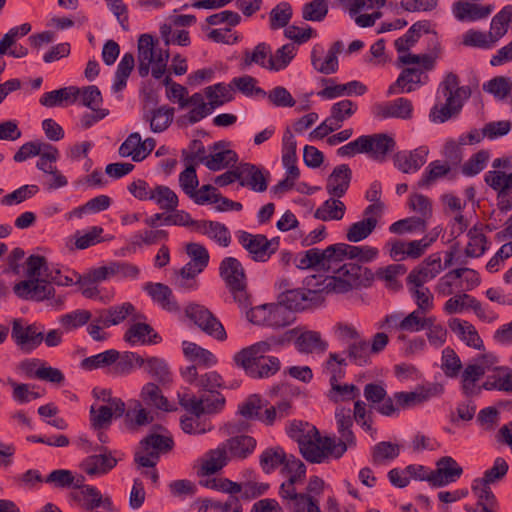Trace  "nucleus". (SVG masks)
Returning <instances> with one entry per match:
<instances>
[{
    "label": "nucleus",
    "instance_id": "aec40b11",
    "mask_svg": "<svg viewBox=\"0 0 512 512\" xmlns=\"http://www.w3.org/2000/svg\"><path fill=\"white\" fill-rule=\"evenodd\" d=\"M441 391L437 385H432L427 388L421 387L411 392H396L394 399L396 405L400 408H410L421 404L433 396H436Z\"/></svg>",
    "mask_w": 512,
    "mask_h": 512
},
{
    "label": "nucleus",
    "instance_id": "a878e982",
    "mask_svg": "<svg viewBox=\"0 0 512 512\" xmlns=\"http://www.w3.org/2000/svg\"><path fill=\"white\" fill-rule=\"evenodd\" d=\"M367 92V87L362 82L353 80L345 84H336L333 86H327L323 90L318 92V96L325 99H334L343 95L351 96L364 95Z\"/></svg>",
    "mask_w": 512,
    "mask_h": 512
},
{
    "label": "nucleus",
    "instance_id": "c85d7f7f",
    "mask_svg": "<svg viewBox=\"0 0 512 512\" xmlns=\"http://www.w3.org/2000/svg\"><path fill=\"white\" fill-rule=\"evenodd\" d=\"M255 438L248 435L231 437L226 440V447L234 458L246 459L256 447Z\"/></svg>",
    "mask_w": 512,
    "mask_h": 512
},
{
    "label": "nucleus",
    "instance_id": "f03ea898",
    "mask_svg": "<svg viewBox=\"0 0 512 512\" xmlns=\"http://www.w3.org/2000/svg\"><path fill=\"white\" fill-rule=\"evenodd\" d=\"M335 419L340 438L337 441L335 437H323L322 444L325 451V458L331 456L335 459H339L345 454L349 447L356 446V438L352 431L353 417L351 409L344 407L337 408L335 411Z\"/></svg>",
    "mask_w": 512,
    "mask_h": 512
},
{
    "label": "nucleus",
    "instance_id": "ddd939ff",
    "mask_svg": "<svg viewBox=\"0 0 512 512\" xmlns=\"http://www.w3.org/2000/svg\"><path fill=\"white\" fill-rule=\"evenodd\" d=\"M413 105L407 98H397L387 103H379L374 105L373 113L377 118H400L410 119L412 117Z\"/></svg>",
    "mask_w": 512,
    "mask_h": 512
},
{
    "label": "nucleus",
    "instance_id": "8fccbe9b",
    "mask_svg": "<svg viewBox=\"0 0 512 512\" xmlns=\"http://www.w3.org/2000/svg\"><path fill=\"white\" fill-rule=\"evenodd\" d=\"M293 15L292 6L288 2H280L270 11V28L277 30L286 27Z\"/></svg>",
    "mask_w": 512,
    "mask_h": 512
},
{
    "label": "nucleus",
    "instance_id": "c03bdc74",
    "mask_svg": "<svg viewBox=\"0 0 512 512\" xmlns=\"http://www.w3.org/2000/svg\"><path fill=\"white\" fill-rule=\"evenodd\" d=\"M227 450L225 443L216 449L210 450L209 458L201 467L202 474L209 476L221 470L227 464Z\"/></svg>",
    "mask_w": 512,
    "mask_h": 512
},
{
    "label": "nucleus",
    "instance_id": "5fc2aeb1",
    "mask_svg": "<svg viewBox=\"0 0 512 512\" xmlns=\"http://www.w3.org/2000/svg\"><path fill=\"white\" fill-rule=\"evenodd\" d=\"M141 135L138 132L131 133L119 147V155L122 157H132L134 162H140L145 159V155L140 153Z\"/></svg>",
    "mask_w": 512,
    "mask_h": 512
},
{
    "label": "nucleus",
    "instance_id": "6e6552de",
    "mask_svg": "<svg viewBox=\"0 0 512 512\" xmlns=\"http://www.w3.org/2000/svg\"><path fill=\"white\" fill-rule=\"evenodd\" d=\"M108 405H101L98 408L92 405L90 408V422L95 430L107 429L112 418H120L124 415L126 405L123 400H110Z\"/></svg>",
    "mask_w": 512,
    "mask_h": 512
},
{
    "label": "nucleus",
    "instance_id": "4be33fe9",
    "mask_svg": "<svg viewBox=\"0 0 512 512\" xmlns=\"http://www.w3.org/2000/svg\"><path fill=\"white\" fill-rule=\"evenodd\" d=\"M127 318H130V320H146V316L137 312L135 306L130 302L98 310L94 320H126Z\"/></svg>",
    "mask_w": 512,
    "mask_h": 512
},
{
    "label": "nucleus",
    "instance_id": "6ab92c4d",
    "mask_svg": "<svg viewBox=\"0 0 512 512\" xmlns=\"http://www.w3.org/2000/svg\"><path fill=\"white\" fill-rule=\"evenodd\" d=\"M398 328L408 332L428 330L427 338L435 346H441L446 341V329L434 322H399Z\"/></svg>",
    "mask_w": 512,
    "mask_h": 512
},
{
    "label": "nucleus",
    "instance_id": "3c124183",
    "mask_svg": "<svg viewBox=\"0 0 512 512\" xmlns=\"http://www.w3.org/2000/svg\"><path fill=\"white\" fill-rule=\"evenodd\" d=\"M450 171V166L447 164H441L439 160H435L429 163L426 167L422 178L418 182L419 187H429L437 179L446 176Z\"/></svg>",
    "mask_w": 512,
    "mask_h": 512
},
{
    "label": "nucleus",
    "instance_id": "680f3d73",
    "mask_svg": "<svg viewBox=\"0 0 512 512\" xmlns=\"http://www.w3.org/2000/svg\"><path fill=\"white\" fill-rule=\"evenodd\" d=\"M261 409V397L258 394H252L238 406V413L245 419L258 420V418H260Z\"/></svg>",
    "mask_w": 512,
    "mask_h": 512
},
{
    "label": "nucleus",
    "instance_id": "2eb2a0df",
    "mask_svg": "<svg viewBox=\"0 0 512 512\" xmlns=\"http://www.w3.org/2000/svg\"><path fill=\"white\" fill-rule=\"evenodd\" d=\"M428 149L419 147L413 151H399L394 154V166L403 173L416 172L426 162Z\"/></svg>",
    "mask_w": 512,
    "mask_h": 512
},
{
    "label": "nucleus",
    "instance_id": "864d4df0",
    "mask_svg": "<svg viewBox=\"0 0 512 512\" xmlns=\"http://www.w3.org/2000/svg\"><path fill=\"white\" fill-rule=\"evenodd\" d=\"M327 0H312L302 8V17L306 21H322L328 14Z\"/></svg>",
    "mask_w": 512,
    "mask_h": 512
},
{
    "label": "nucleus",
    "instance_id": "72a5a7b5",
    "mask_svg": "<svg viewBox=\"0 0 512 512\" xmlns=\"http://www.w3.org/2000/svg\"><path fill=\"white\" fill-rule=\"evenodd\" d=\"M225 403V397L220 392L202 396L197 402H194L193 409L195 410V416L200 417L205 413L212 414L219 412L224 408Z\"/></svg>",
    "mask_w": 512,
    "mask_h": 512
},
{
    "label": "nucleus",
    "instance_id": "412c9836",
    "mask_svg": "<svg viewBox=\"0 0 512 512\" xmlns=\"http://www.w3.org/2000/svg\"><path fill=\"white\" fill-rule=\"evenodd\" d=\"M175 109L167 105L152 110H144L142 118L149 122L150 129L154 133L165 131L172 123Z\"/></svg>",
    "mask_w": 512,
    "mask_h": 512
},
{
    "label": "nucleus",
    "instance_id": "b1692460",
    "mask_svg": "<svg viewBox=\"0 0 512 512\" xmlns=\"http://www.w3.org/2000/svg\"><path fill=\"white\" fill-rule=\"evenodd\" d=\"M124 340L132 345L137 342L156 344L161 337L146 322H136L126 331Z\"/></svg>",
    "mask_w": 512,
    "mask_h": 512
},
{
    "label": "nucleus",
    "instance_id": "6e6d98bb",
    "mask_svg": "<svg viewBox=\"0 0 512 512\" xmlns=\"http://www.w3.org/2000/svg\"><path fill=\"white\" fill-rule=\"evenodd\" d=\"M205 223V228L209 227V231H204V234H207L210 238L215 240L217 243H219L223 247H227L231 242V235L228 230V228L216 221H210V220H203Z\"/></svg>",
    "mask_w": 512,
    "mask_h": 512
},
{
    "label": "nucleus",
    "instance_id": "473e14b6",
    "mask_svg": "<svg viewBox=\"0 0 512 512\" xmlns=\"http://www.w3.org/2000/svg\"><path fill=\"white\" fill-rule=\"evenodd\" d=\"M463 108V103H456L455 98L445 97V103L439 107L434 105L429 117L435 123H444L450 118L457 117Z\"/></svg>",
    "mask_w": 512,
    "mask_h": 512
},
{
    "label": "nucleus",
    "instance_id": "5701e85b",
    "mask_svg": "<svg viewBox=\"0 0 512 512\" xmlns=\"http://www.w3.org/2000/svg\"><path fill=\"white\" fill-rule=\"evenodd\" d=\"M179 183L182 190L197 204L204 205L211 200L210 195H200L196 192L199 185L196 169L189 164L179 175Z\"/></svg>",
    "mask_w": 512,
    "mask_h": 512
},
{
    "label": "nucleus",
    "instance_id": "58836bf2",
    "mask_svg": "<svg viewBox=\"0 0 512 512\" xmlns=\"http://www.w3.org/2000/svg\"><path fill=\"white\" fill-rule=\"evenodd\" d=\"M411 295L416 299L417 309L412 311L417 315V318L424 319L428 318L427 314L433 308V295L427 287H416L409 288Z\"/></svg>",
    "mask_w": 512,
    "mask_h": 512
},
{
    "label": "nucleus",
    "instance_id": "0eeeda50",
    "mask_svg": "<svg viewBox=\"0 0 512 512\" xmlns=\"http://www.w3.org/2000/svg\"><path fill=\"white\" fill-rule=\"evenodd\" d=\"M463 474V468L451 456H443L436 462V469L430 472V485L444 487L456 482Z\"/></svg>",
    "mask_w": 512,
    "mask_h": 512
},
{
    "label": "nucleus",
    "instance_id": "e433bc0d",
    "mask_svg": "<svg viewBox=\"0 0 512 512\" xmlns=\"http://www.w3.org/2000/svg\"><path fill=\"white\" fill-rule=\"evenodd\" d=\"M345 211L346 206L341 200L330 198L316 209L314 217L322 221L341 220L345 215Z\"/></svg>",
    "mask_w": 512,
    "mask_h": 512
},
{
    "label": "nucleus",
    "instance_id": "bb28decb",
    "mask_svg": "<svg viewBox=\"0 0 512 512\" xmlns=\"http://www.w3.org/2000/svg\"><path fill=\"white\" fill-rule=\"evenodd\" d=\"M80 95V89L76 86H68L44 93L39 102L45 107L60 106L64 101L74 103Z\"/></svg>",
    "mask_w": 512,
    "mask_h": 512
},
{
    "label": "nucleus",
    "instance_id": "dca6fc26",
    "mask_svg": "<svg viewBox=\"0 0 512 512\" xmlns=\"http://www.w3.org/2000/svg\"><path fill=\"white\" fill-rule=\"evenodd\" d=\"M352 170L349 165L336 166L327 178L326 190L330 196L341 198L349 189Z\"/></svg>",
    "mask_w": 512,
    "mask_h": 512
},
{
    "label": "nucleus",
    "instance_id": "423d86ee",
    "mask_svg": "<svg viewBox=\"0 0 512 512\" xmlns=\"http://www.w3.org/2000/svg\"><path fill=\"white\" fill-rule=\"evenodd\" d=\"M11 338L16 346L25 353L38 348L44 339V333L35 324L24 325L23 322H12Z\"/></svg>",
    "mask_w": 512,
    "mask_h": 512
},
{
    "label": "nucleus",
    "instance_id": "cd10ccee",
    "mask_svg": "<svg viewBox=\"0 0 512 512\" xmlns=\"http://www.w3.org/2000/svg\"><path fill=\"white\" fill-rule=\"evenodd\" d=\"M141 398L148 406H154L166 412L176 410V408L169 405L168 399L162 394L159 386L154 382H148L142 387Z\"/></svg>",
    "mask_w": 512,
    "mask_h": 512
},
{
    "label": "nucleus",
    "instance_id": "4c0bfd02",
    "mask_svg": "<svg viewBox=\"0 0 512 512\" xmlns=\"http://www.w3.org/2000/svg\"><path fill=\"white\" fill-rule=\"evenodd\" d=\"M274 343L271 341V336L264 341H259L248 347L242 348L240 351L234 354L233 361L238 363L240 360H246L247 362L252 360H259V358H266L264 354L271 350Z\"/></svg>",
    "mask_w": 512,
    "mask_h": 512
},
{
    "label": "nucleus",
    "instance_id": "de8ad7c7",
    "mask_svg": "<svg viewBox=\"0 0 512 512\" xmlns=\"http://www.w3.org/2000/svg\"><path fill=\"white\" fill-rule=\"evenodd\" d=\"M120 353L117 350L110 349L99 354L84 358L81 361V367L85 370H94L110 366L119 359Z\"/></svg>",
    "mask_w": 512,
    "mask_h": 512
},
{
    "label": "nucleus",
    "instance_id": "9d476101",
    "mask_svg": "<svg viewBox=\"0 0 512 512\" xmlns=\"http://www.w3.org/2000/svg\"><path fill=\"white\" fill-rule=\"evenodd\" d=\"M235 365L242 368L246 375L254 379L269 378L275 375L281 367L279 358L275 356H267L259 358V360H240Z\"/></svg>",
    "mask_w": 512,
    "mask_h": 512
},
{
    "label": "nucleus",
    "instance_id": "20e7f679",
    "mask_svg": "<svg viewBox=\"0 0 512 512\" xmlns=\"http://www.w3.org/2000/svg\"><path fill=\"white\" fill-rule=\"evenodd\" d=\"M485 183L497 192V207L502 213L512 209V172L490 170L484 176Z\"/></svg>",
    "mask_w": 512,
    "mask_h": 512
},
{
    "label": "nucleus",
    "instance_id": "e2e57ef3",
    "mask_svg": "<svg viewBox=\"0 0 512 512\" xmlns=\"http://www.w3.org/2000/svg\"><path fill=\"white\" fill-rule=\"evenodd\" d=\"M488 159L489 153L487 151H478L463 164L462 173L466 176H475L479 174L485 168V164Z\"/></svg>",
    "mask_w": 512,
    "mask_h": 512
},
{
    "label": "nucleus",
    "instance_id": "09e8293b",
    "mask_svg": "<svg viewBox=\"0 0 512 512\" xmlns=\"http://www.w3.org/2000/svg\"><path fill=\"white\" fill-rule=\"evenodd\" d=\"M238 161V155L234 150L226 149L213 152L205 161V166L211 171H219L235 164Z\"/></svg>",
    "mask_w": 512,
    "mask_h": 512
},
{
    "label": "nucleus",
    "instance_id": "7ed1b4c3",
    "mask_svg": "<svg viewBox=\"0 0 512 512\" xmlns=\"http://www.w3.org/2000/svg\"><path fill=\"white\" fill-rule=\"evenodd\" d=\"M324 302L323 292L321 290H310L295 288L292 290L282 291L277 296L274 305L267 307L274 308L283 315V311L301 312L319 307Z\"/></svg>",
    "mask_w": 512,
    "mask_h": 512
},
{
    "label": "nucleus",
    "instance_id": "338daca9",
    "mask_svg": "<svg viewBox=\"0 0 512 512\" xmlns=\"http://www.w3.org/2000/svg\"><path fill=\"white\" fill-rule=\"evenodd\" d=\"M346 353L350 360L358 366H363L368 363V344L364 340L359 339L350 343Z\"/></svg>",
    "mask_w": 512,
    "mask_h": 512
},
{
    "label": "nucleus",
    "instance_id": "c9c22d12",
    "mask_svg": "<svg viewBox=\"0 0 512 512\" xmlns=\"http://www.w3.org/2000/svg\"><path fill=\"white\" fill-rule=\"evenodd\" d=\"M182 348L185 357L190 361H198L204 367H211L217 363V359L212 352L196 343L183 341Z\"/></svg>",
    "mask_w": 512,
    "mask_h": 512
},
{
    "label": "nucleus",
    "instance_id": "a18cd8bd",
    "mask_svg": "<svg viewBox=\"0 0 512 512\" xmlns=\"http://www.w3.org/2000/svg\"><path fill=\"white\" fill-rule=\"evenodd\" d=\"M507 471V462L501 457L496 458L493 466L484 472V476L474 480L472 491L476 492L478 490V483H480V485H489L490 483H494L502 479L506 475Z\"/></svg>",
    "mask_w": 512,
    "mask_h": 512
},
{
    "label": "nucleus",
    "instance_id": "603ef678",
    "mask_svg": "<svg viewBox=\"0 0 512 512\" xmlns=\"http://www.w3.org/2000/svg\"><path fill=\"white\" fill-rule=\"evenodd\" d=\"M483 90L498 99H504L510 95L512 83L508 77L496 76L483 84Z\"/></svg>",
    "mask_w": 512,
    "mask_h": 512
},
{
    "label": "nucleus",
    "instance_id": "052dcab7",
    "mask_svg": "<svg viewBox=\"0 0 512 512\" xmlns=\"http://www.w3.org/2000/svg\"><path fill=\"white\" fill-rule=\"evenodd\" d=\"M39 192L37 185H23L1 199L3 205L20 204Z\"/></svg>",
    "mask_w": 512,
    "mask_h": 512
},
{
    "label": "nucleus",
    "instance_id": "a19ab883",
    "mask_svg": "<svg viewBox=\"0 0 512 512\" xmlns=\"http://www.w3.org/2000/svg\"><path fill=\"white\" fill-rule=\"evenodd\" d=\"M150 200H154L161 209L167 211H174L179 203L176 193L165 185H157L150 191Z\"/></svg>",
    "mask_w": 512,
    "mask_h": 512
},
{
    "label": "nucleus",
    "instance_id": "f704fd0d",
    "mask_svg": "<svg viewBox=\"0 0 512 512\" xmlns=\"http://www.w3.org/2000/svg\"><path fill=\"white\" fill-rule=\"evenodd\" d=\"M510 22L512 23V5L508 4L492 18L489 32L492 42L498 41L507 33Z\"/></svg>",
    "mask_w": 512,
    "mask_h": 512
},
{
    "label": "nucleus",
    "instance_id": "393cba45",
    "mask_svg": "<svg viewBox=\"0 0 512 512\" xmlns=\"http://www.w3.org/2000/svg\"><path fill=\"white\" fill-rule=\"evenodd\" d=\"M370 139V149L368 153L374 160L383 161L386 155L394 151L396 142L393 137L386 133H376L372 135H364Z\"/></svg>",
    "mask_w": 512,
    "mask_h": 512
},
{
    "label": "nucleus",
    "instance_id": "f8f14e48",
    "mask_svg": "<svg viewBox=\"0 0 512 512\" xmlns=\"http://www.w3.org/2000/svg\"><path fill=\"white\" fill-rule=\"evenodd\" d=\"M143 290L150 296L152 301L163 310L172 313L180 312V305L168 285L160 282H147L144 284Z\"/></svg>",
    "mask_w": 512,
    "mask_h": 512
},
{
    "label": "nucleus",
    "instance_id": "c756f323",
    "mask_svg": "<svg viewBox=\"0 0 512 512\" xmlns=\"http://www.w3.org/2000/svg\"><path fill=\"white\" fill-rule=\"evenodd\" d=\"M119 323L120 322H64L66 331H73L78 327L87 324V333L94 341L98 342L106 341L110 336L106 329Z\"/></svg>",
    "mask_w": 512,
    "mask_h": 512
},
{
    "label": "nucleus",
    "instance_id": "f257e3e1",
    "mask_svg": "<svg viewBox=\"0 0 512 512\" xmlns=\"http://www.w3.org/2000/svg\"><path fill=\"white\" fill-rule=\"evenodd\" d=\"M287 433L298 443L299 451L306 461L317 464L325 461L323 437L315 426L308 422L293 421Z\"/></svg>",
    "mask_w": 512,
    "mask_h": 512
},
{
    "label": "nucleus",
    "instance_id": "2f4dec72",
    "mask_svg": "<svg viewBox=\"0 0 512 512\" xmlns=\"http://www.w3.org/2000/svg\"><path fill=\"white\" fill-rule=\"evenodd\" d=\"M450 329L468 346L475 349L483 348L478 331L471 322H449Z\"/></svg>",
    "mask_w": 512,
    "mask_h": 512
},
{
    "label": "nucleus",
    "instance_id": "4d7b16f0",
    "mask_svg": "<svg viewBox=\"0 0 512 512\" xmlns=\"http://www.w3.org/2000/svg\"><path fill=\"white\" fill-rule=\"evenodd\" d=\"M438 274L439 273L436 269L433 270V268L427 267L421 263L415 267L407 276V285L422 287L424 286V283L434 279Z\"/></svg>",
    "mask_w": 512,
    "mask_h": 512
},
{
    "label": "nucleus",
    "instance_id": "bf43d9fd",
    "mask_svg": "<svg viewBox=\"0 0 512 512\" xmlns=\"http://www.w3.org/2000/svg\"><path fill=\"white\" fill-rule=\"evenodd\" d=\"M416 230H426L425 220L419 217H408L392 223L389 227V231L395 234H404Z\"/></svg>",
    "mask_w": 512,
    "mask_h": 512
},
{
    "label": "nucleus",
    "instance_id": "49530a36",
    "mask_svg": "<svg viewBox=\"0 0 512 512\" xmlns=\"http://www.w3.org/2000/svg\"><path fill=\"white\" fill-rule=\"evenodd\" d=\"M286 453L281 447L267 448L260 455L259 463L264 473L269 474L286 462Z\"/></svg>",
    "mask_w": 512,
    "mask_h": 512
},
{
    "label": "nucleus",
    "instance_id": "79ce46f5",
    "mask_svg": "<svg viewBox=\"0 0 512 512\" xmlns=\"http://www.w3.org/2000/svg\"><path fill=\"white\" fill-rule=\"evenodd\" d=\"M296 55L294 44L287 43L275 51L274 55H270L268 59L267 69L280 71L285 69Z\"/></svg>",
    "mask_w": 512,
    "mask_h": 512
},
{
    "label": "nucleus",
    "instance_id": "f3484780",
    "mask_svg": "<svg viewBox=\"0 0 512 512\" xmlns=\"http://www.w3.org/2000/svg\"><path fill=\"white\" fill-rule=\"evenodd\" d=\"M219 276L226 287L247 283V275L242 263L235 257H225L219 265Z\"/></svg>",
    "mask_w": 512,
    "mask_h": 512
},
{
    "label": "nucleus",
    "instance_id": "39448f33",
    "mask_svg": "<svg viewBox=\"0 0 512 512\" xmlns=\"http://www.w3.org/2000/svg\"><path fill=\"white\" fill-rule=\"evenodd\" d=\"M13 291L19 298L35 302L49 300L55 295L53 283L40 278L22 280L15 284Z\"/></svg>",
    "mask_w": 512,
    "mask_h": 512
},
{
    "label": "nucleus",
    "instance_id": "7c9ffc66",
    "mask_svg": "<svg viewBox=\"0 0 512 512\" xmlns=\"http://www.w3.org/2000/svg\"><path fill=\"white\" fill-rule=\"evenodd\" d=\"M378 220L375 217H367L352 223L346 233V239L352 243H358L368 238L377 227Z\"/></svg>",
    "mask_w": 512,
    "mask_h": 512
},
{
    "label": "nucleus",
    "instance_id": "13d9d810",
    "mask_svg": "<svg viewBox=\"0 0 512 512\" xmlns=\"http://www.w3.org/2000/svg\"><path fill=\"white\" fill-rule=\"evenodd\" d=\"M140 444L145 450L152 447L154 452H168L172 450L174 441L171 437L151 433L141 440Z\"/></svg>",
    "mask_w": 512,
    "mask_h": 512
},
{
    "label": "nucleus",
    "instance_id": "69168bd1",
    "mask_svg": "<svg viewBox=\"0 0 512 512\" xmlns=\"http://www.w3.org/2000/svg\"><path fill=\"white\" fill-rule=\"evenodd\" d=\"M441 368L448 377L458 376L462 368V364L460 358L453 349L447 347L443 350Z\"/></svg>",
    "mask_w": 512,
    "mask_h": 512
},
{
    "label": "nucleus",
    "instance_id": "0e129e2a",
    "mask_svg": "<svg viewBox=\"0 0 512 512\" xmlns=\"http://www.w3.org/2000/svg\"><path fill=\"white\" fill-rule=\"evenodd\" d=\"M271 55V47L265 42H261L257 44L252 53L248 50L244 53V64L246 66H250L255 63L260 65L261 67L267 68L268 64H266L265 59Z\"/></svg>",
    "mask_w": 512,
    "mask_h": 512
},
{
    "label": "nucleus",
    "instance_id": "9b49d317",
    "mask_svg": "<svg viewBox=\"0 0 512 512\" xmlns=\"http://www.w3.org/2000/svg\"><path fill=\"white\" fill-rule=\"evenodd\" d=\"M96 450L101 453L86 457L80 464L81 469L90 476L107 474L118 463L107 447L100 446Z\"/></svg>",
    "mask_w": 512,
    "mask_h": 512
},
{
    "label": "nucleus",
    "instance_id": "37998d69",
    "mask_svg": "<svg viewBox=\"0 0 512 512\" xmlns=\"http://www.w3.org/2000/svg\"><path fill=\"white\" fill-rule=\"evenodd\" d=\"M295 344L302 353H312L316 349L325 350L327 347V343L322 341L321 334L317 331L298 333Z\"/></svg>",
    "mask_w": 512,
    "mask_h": 512
},
{
    "label": "nucleus",
    "instance_id": "ea45409f",
    "mask_svg": "<svg viewBox=\"0 0 512 512\" xmlns=\"http://www.w3.org/2000/svg\"><path fill=\"white\" fill-rule=\"evenodd\" d=\"M145 371L159 384L165 385L172 381L168 363L159 357H148Z\"/></svg>",
    "mask_w": 512,
    "mask_h": 512
},
{
    "label": "nucleus",
    "instance_id": "1a4fd4ad",
    "mask_svg": "<svg viewBox=\"0 0 512 512\" xmlns=\"http://www.w3.org/2000/svg\"><path fill=\"white\" fill-rule=\"evenodd\" d=\"M239 242L255 262H266L276 252V248H271V242H268V238L263 234L253 235L242 231Z\"/></svg>",
    "mask_w": 512,
    "mask_h": 512
},
{
    "label": "nucleus",
    "instance_id": "774afa93",
    "mask_svg": "<svg viewBox=\"0 0 512 512\" xmlns=\"http://www.w3.org/2000/svg\"><path fill=\"white\" fill-rule=\"evenodd\" d=\"M357 110V105L351 100L345 99L334 103L331 107V118L338 124L350 118Z\"/></svg>",
    "mask_w": 512,
    "mask_h": 512
},
{
    "label": "nucleus",
    "instance_id": "4468645a",
    "mask_svg": "<svg viewBox=\"0 0 512 512\" xmlns=\"http://www.w3.org/2000/svg\"><path fill=\"white\" fill-rule=\"evenodd\" d=\"M241 168L243 172V179L240 181L241 186H247L258 193L267 190L271 176L268 170H263L251 163H241Z\"/></svg>",
    "mask_w": 512,
    "mask_h": 512
},
{
    "label": "nucleus",
    "instance_id": "a211bd4d",
    "mask_svg": "<svg viewBox=\"0 0 512 512\" xmlns=\"http://www.w3.org/2000/svg\"><path fill=\"white\" fill-rule=\"evenodd\" d=\"M335 272L348 278L353 283L354 289L368 288L372 286L375 279V274L370 268L357 263L344 264Z\"/></svg>",
    "mask_w": 512,
    "mask_h": 512
}]
</instances>
